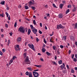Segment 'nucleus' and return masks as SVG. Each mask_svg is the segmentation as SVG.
<instances>
[{
    "mask_svg": "<svg viewBox=\"0 0 77 77\" xmlns=\"http://www.w3.org/2000/svg\"><path fill=\"white\" fill-rule=\"evenodd\" d=\"M50 41L51 42H53V41H52V40H51V39H50Z\"/></svg>",
    "mask_w": 77,
    "mask_h": 77,
    "instance_id": "63",
    "label": "nucleus"
},
{
    "mask_svg": "<svg viewBox=\"0 0 77 77\" xmlns=\"http://www.w3.org/2000/svg\"><path fill=\"white\" fill-rule=\"evenodd\" d=\"M5 27H6L7 28H8V25L7 24H5Z\"/></svg>",
    "mask_w": 77,
    "mask_h": 77,
    "instance_id": "45",
    "label": "nucleus"
},
{
    "mask_svg": "<svg viewBox=\"0 0 77 77\" xmlns=\"http://www.w3.org/2000/svg\"><path fill=\"white\" fill-rule=\"evenodd\" d=\"M53 5L54 8H57V7H56V5H55L54 4H53Z\"/></svg>",
    "mask_w": 77,
    "mask_h": 77,
    "instance_id": "41",
    "label": "nucleus"
},
{
    "mask_svg": "<svg viewBox=\"0 0 77 77\" xmlns=\"http://www.w3.org/2000/svg\"><path fill=\"white\" fill-rule=\"evenodd\" d=\"M74 54H73L72 55V59H74Z\"/></svg>",
    "mask_w": 77,
    "mask_h": 77,
    "instance_id": "44",
    "label": "nucleus"
},
{
    "mask_svg": "<svg viewBox=\"0 0 77 77\" xmlns=\"http://www.w3.org/2000/svg\"><path fill=\"white\" fill-rule=\"evenodd\" d=\"M45 45H43V46L42 47V48H45Z\"/></svg>",
    "mask_w": 77,
    "mask_h": 77,
    "instance_id": "55",
    "label": "nucleus"
},
{
    "mask_svg": "<svg viewBox=\"0 0 77 77\" xmlns=\"http://www.w3.org/2000/svg\"><path fill=\"white\" fill-rule=\"evenodd\" d=\"M29 72L28 71L26 72V75H29Z\"/></svg>",
    "mask_w": 77,
    "mask_h": 77,
    "instance_id": "26",
    "label": "nucleus"
},
{
    "mask_svg": "<svg viewBox=\"0 0 77 77\" xmlns=\"http://www.w3.org/2000/svg\"><path fill=\"white\" fill-rule=\"evenodd\" d=\"M75 29H77V23H76L75 24Z\"/></svg>",
    "mask_w": 77,
    "mask_h": 77,
    "instance_id": "22",
    "label": "nucleus"
},
{
    "mask_svg": "<svg viewBox=\"0 0 77 77\" xmlns=\"http://www.w3.org/2000/svg\"><path fill=\"white\" fill-rule=\"evenodd\" d=\"M34 66H37V67H38V68H41V65H34Z\"/></svg>",
    "mask_w": 77,
    "mask_h": 77,
    "instance_id": "21",
    "label": "nucleus"
},
{
    "mask_svg": "<svg viewBox=\"0 0 77 77\" xmlns=\"http://www.w3.org/2000/svg\"><path fill=\"white\" fill-rule=\"evenodd\" d=\"M71 41H74V37L73 36H72L71 37Z\"/></svg>",
    "mask_w": 77,
    "mask_h": 77,
    "instance_id": "18",
    "label": "nucleus"
},
{
    "mask_svg": "<svg viewBox=\"0 0 77 77\" xmlns=\"http://www.w3.org/2000/svg\"><path fill=\"white\" fill-rule=\"evenodd\" d=\"M27 69H28L29 71H32L33 70V69L32 70V68H31V67L28 68H27Z\"/></svg>",
    "mask_w": 77,
    "mask_h": 77,
    "instance_id": "17",
    "label": "nucleus"
},
{
    "mask_svg": "<svg viewBox=\"0 0 77 77\" xmlns=\"http://www.w3.org/2000/svg\"><path fill=\"white\" fill-rule=\"evenodd\" d=\"M60 48H63V46L62 45H61L60 46Z\"/></svg>",
    "mask_w": 77,
    "mask_h": 77,
    "instance_id": "42",
    "label": "nucleus"
},
{
    "mask_svg": "<svg viewBox=\"0 0 77 77\" xmlns=\"http://www.w3.org/2000/svg\"><path fill=\"white\" fill-rule=\"evenodd\" d=\"M17 22H15L14 24V26L15 27H17Z\"/></svg>",
    "mask_w": 77,
    "mask_h": 77,
    "instance_id": "43",
    "label": "nucleus"
},
{
    "mask_svg": "<svg viewBox=\"0 0 77 77\" xmlns=\"http://www.w3.org/2000/svg\"><path fill=\"white\" fill-rule=\"evenodd\" d=\"M66 67L68 69H69V66H68V65H67Z\"/></svg>",
    "mask_w": 77,
    "mask_h": 77,
    "instance_id": "59",
    "label": "nucleus"
},
{
    "mask_svg": "<svg viewBox=\"0 0 77 77\" xmlns=\"http://www.w3.org/2000/svg\"><path fill=\"white\" fill-rule=\"evenodd\" d=\"M67 8H71V5H69L67 6Z\"/></svg>",
    "mask_w": 77,
    "mask_h": 77,
    "instance_id": "38",
    "label": "nucleus"
},
{
    "mask_svg": "<svg viewBox=\"0 0 77 77\" xmlns=\"http://www.w3.org/2000/svg\"><path fill=\"white\" fill-rule=\"evenodd\" d=\"M42 51L43 53H44L45 51H46V49H45V48H43L42 49Z\"/></svg>",
    "mask_w": 77,
    "mask_h": 77,
    "instance_id": "12",
    "label": "nucleus"
},
{
    "mask_svg": "<svg viewBox=\"0 0 77 77\" xmlns=\"http://www.w3.org/2000/svg\"><path fill=\"white\" fill-rule=\"evenodd\" d=\"M5 14H6V15H9L8 14V13L7 12H6L5 13Z\"/></svg>",
    "mask_w": 77,
    "mask_h": 77,
    "instance_id": "62",
    "label": "nucleus"
},
{
    "mask_svg": "<svg viewBox=\"0 0 77 77\" xmlns=\"http://www.w3.org/2000/svg\"><path fill=\"white\" fill-rule=\"evenodd\" d=\"M68 12H69V9H68L66 11V14H67V13H68Z\"/></svg>",
    "mask_w": 77,
    "mask_h": 77,
    "instance_id": "33",
    "label": "nucleus"
},
{
    "mask_svg": "<svg viewBox=\"0 0 77 77\" xmlns=\"http://www.w3.org/2000/svg\"><path fill=\"white\" fill-rule=\"evenodd\" d=\"M26 53H25L24 54V56L25 57V58L26 57Z\"/></svg>",
    "mask_w": 77,
    "mask_h": 77,
    "instance_id": "48",
    "label": "nucleus"
},
{
    "mask_svg": "<svg viewBox=\"0 0 77 77\" xmlns=\"http://www.w3.org/2000/svg\"><path fill=\"white\" fill-rule=\"evenodd\" d=\"M8 20H11V18H10V16H9V17H8Z\"/></svg>",
    "mask_w": 77,
    "mask_h": 77,
    "instance_id": "53",
    "label": "nucleus"
},
{
    "mask_svg": "<svg viewBox=\"0 0 77 77\" xmlns=\"http://www.w3.org/2000/svg\"><path fill=\"white\" fill-rule=\"evenodd\" d=\"M25 30H26V29H24V27L22 26H20L18 29V32L20 31L21 33H24L25 32Z\"/></svg>",
    "mask_w": 77,
    "mask_h": 77,
    "instance_id": "1",
    "label": "nucleus"
},
{
    "mask_svg": "<svg viewBox=\"0 0 77 77\" xmlns=\"http://www.w3.org/2000/svg\"><path fill=\"white\" fill-rule=\"evenodd\" d=\"M28 45L29 47H30V48H31V49H32V50H34V51H35V49H34V46L33 45V44H32V45L29 44H28Z\"/></svg>",
    "mask_w": 77,
    "mask_h": 77,
    "instance_id": "3",
    "label": "nucleus"
},
{
    "mask_svg": "<svg viewBox=\"0 0 77 77\" xmlns=\"http://www.w3.org/2000/svg\"><path fill=\"white\" fill-rule=\"evenodd\" d=\"M46 54H47V55H48V56H50V55L51 54L50 53L48 52V51L46 52Z\"/></svg>",
    "mask_w": 77,
    "mask_h": 77,
    "instance_id": "23",
    "label": "nucleus"
},
{
    "mask_svg": "<svg viewBox=\"0 0 77 77\" xmlns=\"http://www.w3.org/2000/svg\"><path fill=\"white\" fill-rule=\"evenodd\" d=\"M31 32V31L30 30V29H29L28 30V35H30V32Z\"/></svg>",
    "mask_w": 77,
    "mask_h": 77,
    "instance_id": "15",
    "label": "nucleus"
},
{
    "mask_svg": "<svg viewBox=\"0 0 77 77\" xmlns=\"http://www.w3.org/2000/svg\"><path fill=\"white\" fill-rule=\"evenodd\" d=\"M36 41H37V42H38V41H39V39L38 38H36Z\"/></svg>",
    "mask_w": 77,
    "mask_h": 77,
    "instance_id": "47",
    "label": "nucleus"
},
{
    "mask_svg": "<svg viewBox=\"0 0 77 77\" xmlns=\"http://www.w3.org/2000/svg\"><path fill=\"white\" fill-rule=\"evenodd\" d=\"M32 30L33 33H34V34H36L37 33L36 32H37L38 31L37 29H32Z\"/></svg>",
    "mask_w": 77,
    "mask_h": 77,
    "instance_id": "5",
    "label": "nucleus"
},
{
    "mask_svg": "<svg viewBox=\"0 0 77 77\" xmlns=\"http://www.w3.org/2000/svg\"><path fill=\"white\" fill-rule=\"evenodd\" d=\"M25 62L26 64H30V63H29V59L28 58V57H27L26 58Z\"/></svg>",
    "mask_w": 77,
    "mask_h": 77,
    "instance_id": "2",
    "label": "nucleus"
},
{
    "mask_svg": "<svg viewBox=\"0 0 77 77\" xmlns=\"http://www.w3.org/2000/svg\"><path fill=\"white\" fill-rule=\"evenodd\" d=\"M63 6V4H60V9H62Z\"/></svg>",
    "mask_w": 77,
    "mask_h": 77,
    "instance_id": "14",
    "label": "nucleus"
},
{
    "mask_svg": "<svg viewBox=\"0 0 77 77\" xmlns=\"http://www.w3.org/2000/svg\"><path fill=\"white\" fill-rule=\"evenodd\" d=\"M47 14V17H50V14Z\"/></svg>",
    "mask_w": 77,
    "mask_h": 77,
    "instance_id": "57",
    "label": "nucleus"
},
{
    "mask_svg": "<svg viewBox=\"0 0 77 77\" xmlns=\"http://www.w3.org/2000/svg\"><path fill=\"white\" fill-rule=\"evenodd\" d=\"M15 50L17 51L19 50V45H16V47H14Z\"/></svg>",
    "mask_w": 77,
    "mask_h": 77,
    "instance_id": "6",
    "label": "nucleus"
},
{
    "mask_svg": "<svg viewBox=\"0 0 77 77\" xmlns=\"http://www.w3.org/2000/svg\"><path fill=\"white\" fill-rule=\"evenodd\" d=\"M56 47L55 46H54L53 47V49H54V50H56Z\"/></svg>",
    "mask_w": 77,
    "mask_h": 77,
    "instance_id": "36",
    "label": "nucleus"
},
{
    "mask_svg": "<svg viewBox=\"0 0 77 77\" xmlns=\"http://www.w3.org/2000/svg\"><path fill=\"white\" fill-rule=\"evenodd\" d=\"M33 24H34V25H36V22L35 21V20H33Z\"/></svg>",
    "mask_w": 77,
    "mask_h": 77,
    "instance_id": "35",
    "label": "nucleus"
},
{
    "mask_svg": "<svg viewBox=\"0 0 77 77\" xmlns=\"http://www.w3.org/2000/svg\"><path fill=\"white\" fill-rule=\"evenodd\" d=\"M33 75L35 77H38L39 76V74L36 72H33Z\"/></svg>",
    "mask_w": 77,
    "mask_h": 77,
    "instance_id": "4",
    "label": "nucleus"
},
{
    "mask_svg": "<svg viewBox=\"0 0 77 77\" xmlns=\"http://www.w3.org/2000/svg\"><path fill=\"white\" fill-rule=\"evenodd\" d=\"M13 34V33H12V32H11L10 33H9L10 36H12V35Z\"/></svg>",
    "mask_w": 77,
    "mask_h": 77,
    "instance_id": "49",
    "label": "nucleus"
},
{
    "mask_svg": "<svg viewBox=\"0 0 77 77\" xmlns=\"http://www.w3.org/2000/svg\"><path fill=\"white\" fill-rule=\"evenodd\" d=\"M32 1L33 2H32L31 1H30V2H29V5H33L34 4V0H32Z\"/></svg>",
    "mask_w": 77,
    "mask_h": 77,
    "instance_id": "11",
    "label": "nucleus"
},
{
    "mask_svg": "<svg viewBox=\"0 0 77 77\" xmlns=\"http://www.w3.org/2000/svg\"><path fill=\"white\" fill-rule=\"evenodd\" d=\"M0 54L2 55H3V53H2V52L0 51Z\"/></svg>",
    "mask_w": 77,
    "mask_h": 77,
    "instance_id": "54",
    "label": "nucleus"
},
{
    "mask_svg": "<svg viewBox=\"0 0 77 77\" xmlns=\"http://www.w3.org/2000/svg\"><path fill=\"white\" fill-rule=\"evenodd\" d=\"M59 27H60V29H64L65 26H63L61 24H60L58 25V28L59 29Z\"/></svg>",
    "mask_w": 77,
    "mask_h": 77,
    "instance_id": "7",
    "label": "nucleus"
},
{
    "mask_svg": "<svg viewBox=\"0 0 77 77\" xmlns=\"http://www.w3.org/2000/svg\"><path fill=\"white\" fill-rule=\"evenodd\" d=\"M76 9L77 8H75V7H74V9H73V10H72L73 12H75L76 11Z\"/></svg>",
    "mask_w": 77,
    "mask_h": 77,
    "instance_id": "28",
    "label": "nucleus"
},
{
    "mask_svg": "<svg viewBox=\"0 0 77 77\" xmlns=\"http://www.w3.org/2000/svg\"><path fill=\"white\" fill-rule=\"evenodd\" d=\"M59 17L60 18H62V17H63V16H62V14H60L59 15Z\"/></svg>",
    "mask_w": 77,
    "mask_h": 77,
    "instance_id": "10",
    "label": "nucleus"
},
{
    "mask_svg": "<svg viewBox=\"0 0 77 77\" xmlns=\"http://www.w3.org/2000/svg\"><path fill=\"white\" fill-rule=\"evenodd\" d=\"M58 63L59 64H62V60H60L58 61Z\"/></svg>",
    "mask_w": 77,
    "mask_h": 77,
    "instance_id": "20",
    "label": "nucleus"
},
{
    "mask_svg": "<svg viewBox=\"0 0 77 77\" xmlns=\"http://www.w3.org/2000/svg\"><path fill=\"white\" fill-rule=\"evenodd\" d=\"M40 27H42V23H40Z\"/></svg>",
    "mask_w": 77,
    "mask_h": 77,
    "instance_id": "60",
    "label": "nucleus"
},
{
    "mask_svg": "<svg viewBox=\"0 0 77 77\" xmlns=\"http://www.w3.org/2000/svg\"><path fill=\"white\" fill-rule=\"evenodd\" d=\"M19 8H21V5H19Z\"/></svg>",
    "mask_w": 77,
    "mask_h": 77,
    "instance_id": "61",
    "label": "nucleus"
},
{
    "mask_svg": "<svg viewBox=\"0 0 77 77\" xmlns=\"http://www.w3.org/2000/svg\"><path fill=\"white\" fill-rule=\"evenodd\" d=\"M44 42L45 44H46V43H47V41H45V38H44Z\"/></svg>",
    "mask_w": 77,
    "mask_h": 77,
    "instance_id": "37",
    "label": "nucleus"
},
{
    "mask_svg": "<svg viewBox=\"0 0 77 77\" xmlns=\"http://www.w3.org/2000/svg\"><path fill=\"white\" fill-rule=\"evenodd\" d=\"M60 67H61V69H63V68H64V66H63V65H62Z\"/></svg>",
    "mask_w": 77,
    "mask_h": 77,
    "instance_id": "25",
    "label": "nucleus"
},
{
    "mask_svg": "<svg viewBox=\"0 0 77 77\" xmlns=\"http://www.w3.org/2000/svg\"><path fill=\"white\" fill-rule=\"evenodd\" d=\"M39 33H40V34H42V31H41V30H39Z\"/></svg>",
    "mask_w": 77,
    "mask_h": 77,
    "instance_id": "40",
    "label": "nucleus"
},
{
    "mask_svg": "<svg viewBox=\"0 0 77 77\" xmlns=\"http://www.w3.org/2000/svg\"><path fill=\"white\" fill-rule=\"evenodd\" d=\"M2 17H4V14H3V13H2V14H1Z\"/></svg>",
    "mask_w": 77,
    "mask_h": 77,
    "instance_id": "39",
    "label": "nucleus"
},
{
    "mask_svg": "<svg viewBox=\"0 0 77 77\" xmlns=\"http://www.w3.org/2000/svg\"><path fill=\"white\" fill-rule=\"evenodd\" d=\"M21 37H19L17 38V41L18 42H21Z\"/></svg>",
    "mask_w": 77,
    "mask_h": 77,
    "instance_id": "8",
    "label": "nucleus"
},
{
    "mask_svg": "<svg viewBox=\"0 0 77 77\" xmlns=\"http://www.w3.org/2000/svg\"><path fill=\"white\" fill-rule=\"evenodd\" d=\"M2 51L3 52H5V51H6V50L5 49H2Z\"/></svg>",
    "mask_w": 77,
    "mask_h": 77,
    "instance_id": "50",
    "label": "nucleus"
},
{
    "mask_svg": "<svg viewBox=\"0 0 77 77\" xmlns=\"http://www.w3.org/2000/svg\"><path fill=\"white\" fill-rule=\"evenodd\" d=\"M71 72L72 73H74V70L73 69H72Z\"/></svg>",
    "mask_w": 77,
    "mask_h": 77,
    "instance_id": "19",
    "label": "nucleus"
},
{
    "mask_svg": "<svg viewBox=\"0 0 77 77\" xmlns=\"http://www.w3.org/2000/svg\"><path fill=\"white\" fill-rule=\"evenodd\" d=\"M15 58H16V59H17V57L14 56L13 57V60H14V59H15Z\"/></svg>",
    "mask_w": 77,
    "mask_h": 77,
    "instance_id": "31",
    "label": "nucleus"
},
{
    "mask_svg": "<svg viewBox=\"0 0 77 77\" xmlns=\"http://www.w3.org/2000/svg\"><path fill=\"white\" fill-rule=\"evenodd\" d=\"M40 59L42 62H44V60H43V58H41Z\"/></svg>",
    "mask_w": 77,
    "mask_h": 77,
    "instance_id": "51",
    "label": "nucleus"
},
{
    "mask_svg": "<svg viewBox=\"0 0 77 77\" xmlns=\"http://www.w3.org/2000/svg\"><path fill=\"white\" fill-rule=\"evenodd\" d=\"M31 8L32 9L34 10V11H35V7H34V6H31Z\"/></svg>",
    "mask_w": 77,
    "mask_h": 77,
    "instance_id": "24",
    "label": "nucleus"
},
{
    "mask_svg": "<svg viewBox=\"0 0 77 77\" xmlns=\"http://www.w3.org/2000/svg\"><path fill=\"white\" fill-rule=\"evenodd\" d=\"M13 62V59H11V60L10 61L9 63V65H11Z\"/></svg>",
    "mask_w": 77,
    "mask_h": 77,
    "instance_id": "13",
    "label": "nucleus"
},
{
    "mask_svg": "<svg viewBox=\"0 0 77 77\" xmlns=\"http://www.w3.org/2000/svg\"><path fill=\"white\" fill-rule=\"evenodd\" d=\"M24 8H25L26 9H29V7L26 6H25Z\"/></svg>",
    "mask_w": 77,
    "mask_h": 77,
    "instance_id": "30",
    "label": "nucleus"
},
{
    "mask_svg": "<svg viewBox=\"0 0 77 77\" xmlns=\"http://www.w3.org/2000/svg\"><path fill=\"white\" fill-rule=\"evenodd\" d=\"M28 75L29 77H33V76H32V73L31 72H29V74Z\"/></svg>",
    "mask_w": 77,
    "mask_h": 77,
    "instance_id": "9",
    "label": "nucleus"
},
{
    "mask_svg": "<svg viewBox=\"0 0 77 77\" xmlns=\"http://www.w3.org/2000/svg\"><path fill=\"white\" fill-rule=\"evenodd\" d=\"M5 1H2V2H1L0 4H2V5H5Z\"/></svg>",
    "mask_w": 77,
    "mask_h": 77,
    "instance_id": "27",
    "label": "nucleus"
},
{
    "mask_svg": "<svg viewBox=\"0 0 77 77\" xmlns=\"http://www.w3.org/2000/svg\"><path fill=\"white\" fill-rule=\"evenodd\" d=\"M63 73H66V70H63Z\"/></svg>",
    "mask_w": 77,
    "mask_h": 77,
    "instance_id": "46",
    "label": "nucleus"
},
{
    "mask_svg": "<svg viewBox=\"0 0 77 77\" xmlns=\"http://www.w3.org/2000/svg\"><path fill=\"white\" fill-rule=\"evenodd\" d=\"M30 27L32 29H32H33V26L32 25H31L30 26Z\"/></svg>",
    "mask_w": 77,
    "mask_h": 77,
    "instance_id": "29",
    "label": "nucleus"
},
{
    "mask_svg": "<svg viewBox=\"0 0 77 77\" xmlns=\"http://www.w3.org/2000/svg\"><path fill=\"white\" fill-rule=\"evenodd\" d=\"M45 30H47V26H45Z\"/></svg>",
    "mask_w": 77,
    "mask_h": 77,
    "instance_id": "58",
    "label": "nucleus"
},
{
    "mask_svg": "<svg viewBox=\"0 0 77 77\" xmlns=\"http://www.w3.org/2000/svg\"><path fill=\"white\" fill-rule=\"evenodd\" d=\"M75 70H77V67H75Z\"/></svg>",
    "mask_w": 77,
    "mask_h": 77,
    "instance_id": "64",
    "label": "nucleus"
},
{
    "mask_svg": "<svg viewBox=\"0 0 77 77\" xmlns=\"http://www.w3.org/2000/svg\"><path fill=\"white\" fill-rule=\"evenodd\" d=\"M66 36H63V40H64V41H66Z\"/></svg>",
    "mask_w": 77,
    "mask_h": 77,
    "instance_id": "16",
    "label": "nucleus"
},
{
    "mask_svg": "<svg viewBox=\"0 0 77 77\" xmlns=\"http://www.w3.org/2000/svg\"><path fill=\"white\" fill-rule=\"evenodd\" d=\"M77 60L76 58H75L73 60V61H74L75 62H77Z\"/></svg>",
    "mask_w": 77,
    "mask_h": 77,
    "instance_id": "32",
    "label": "nucleus"
},
{
    "mask_svg": "<svg viewBox=\"0 0 77 77\" xmlns=\"http://www.w3.org/2000/svg\"><path fill=\"white\" fill-rule=\"evenodd\" d=\"M52 63H53L54 64V65H57V64H56L55 61H52Z\"/></svg>",
    "mask_w": 77,
    "mask_h": 77,
    "instance_id": "34",
    "label": "nucleus"
},
{
    "mask_svg": "<svg viewBox=\"0 0 77 77\" xmlns=\"http://www.w3.org/2000/svg\"><path fill=\"white\" fill-rule=\"evenodd\" d=\"M71 52V51H70V50H69V54H70V53Z\"/></svg>",
    "mask_w": 77,
    "mask_h": 77,
    "instance_id": "52",
    "label": "nucleus"
},
{
    "mask_svg": "<svg viewBox=\"0 0 77 77\" xmlns=\"http://www.w3.org/2000/svg\"><path fill=\"white\" fill-rule=\"evenodd\" d=\"M39 71V69H37L35 70H34V71Z\"/></svg>",
    "mask_w": 77,
    "mask_h": 77,
    "instance_id": "56",
    "label": "nucleus"
}]
</instances>
